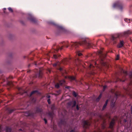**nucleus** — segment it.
Here are the masks:
<instances>
[{
    "label": "nucleus",
    "instance_id": "nucleus-5",
    "mask_svg": "<svg viewBox=\"0 0 132 132\" xmlns=\"http://www.w3.org/2000/svg\"><path fill=\"white\" fill-rule=\"evenodd\" d=\"M114 7H117L119 9L121 10L123 8L122 5L119 2H117L114 3L113 5Z\"/></svg>",
    "mask_w": 132,
    "mask_h": 132
},
{
    "label": "nucleus",
    "instance_id": "nucleus-32",
    "mask_svg": "<svg viewBox=\"0 0 132 132\" xmlns=\"http://www.w3.org/2000/svg\"><path fill=\"white\" fill-rule=\"evenodd\" d=\"M106 88V86H104L103 87V91H104L105 90V89Z\"/></svg>",
    "mask_w": 132,
    "mask_h": 132
},
{
    "label": "nucleus",
    "instance_id": "nucleus-45",
    "mask_svg": "<svg viewBox=\"0 0 132 132\" xmlns=\"http://www.w3.org/2000/svg\"><path fill=\"white\" fill-rule=\"evenodd\" d=\"M116 43V42H115L114 41V44H115V43Z\"/></svg>",
    "mask_w": 132,
    "mask_h": 132
},
{
    "label": "nucleus",
    "instance_id": "nucleus-46",
    "mask_svg": "<svg viewBox=\"0 0 132 132\" xmlns=\"http://www.w3.org/2000/svg\"><path fill=\"white\" fill-rule=\"evenodd\" d=\"M101 60L102 61H103V60L102 59H101Z\"/></svg>",
    "mask_w": 132,
    "mask_h": 132
},
{
    "label": "nucleus",
    "instance_id": "nucleus-33",
    "mask_svg": "<svg viewBox=\"0 0 132 132\" xmlns=\"http://www.w3.org/2000/svg\"><path fill=\"white\" fill-rule=\"evenodd\" d=\"M18 89L19 91L21 90H22V88L21 87H19L18 88Z\"/></svg>",
    "mask_w": 132,
    "mask_h": 132
},
{
    "label": "nucleus",
    "instance_id": "nucleus-17",
    "mask_svg": "<svg viewBox=\"0 0 132 132\" xmlns=\"http://www.w3.org/2000/svg\"><path fill=\"white\" fill-rule=\"evenodd\" d=\"M61 62H58L55 63H54L53 64V66L54 67H55L56 66H59L60 64H61Z\"/></svg>",
    "mask_w": 132,
    "mask_h": 132
},
{
    "label": "nucleus",
    "instance_id": "nucleus-21",
    "mask_svg": "<svg viewBox=\"0 0 132 132\" xmlns=\"http://www.w3.org/2000/svg\"><path fill=\"white\" fill-rule=\"evenodd\" d=\"M37 92H38V91L37 90H35V91H33L30 94V96H31L33 94L36 93H37Z\"/></svg>",
    "mask_w": 132,
    "mask_h": 132
},
{
    "label": "nucleus",
    "instance_id": "nucleus-16",
    "mask_svg": "<svg viewBox=\"0 0 132 132\" xmlns=\"http://www.w3.org/2000/svg\"><path fill=\"white\" fill-rule=\"evenodd\" d=\"M6 132H11V129L8 127H6Z\"/></svg>",
    "mask_w": 132,
    "mask_h": 132
},
{
    "label": "nucleus",
    "instance_id": "nucleus-41",
    "mask_svg": "<svg viewBox=\"0 0 132 132\" xmlns=\"http://www.w3.org/2000/svg\"><path fill=\"white\" fill-rule=\"evenodd\" d=\"M69 87H70L69 86H67L65 87V88H69Z\"/></svg>",
    "mask_w": 132,
    "mask_h": 132
},
{
    "label": "nucleus",
    "instance_id": "nucleus-15",
    "mask_svg": "<svg viewBox=\"0 0 132 132\" xmlns=\"http://www.w3.org/2000/svg\"><path fill=\"white\" fill-rule=\"evenodd\" d=\"M108 100H106V101L105 102V104L103 106L102 108V110H104V109L105 108L106 106H107V103L108 102Z\"/></svg>",
    "mask_w": 132,
    "mask_h": 132
},
{
    "label": "nucleus",
    "instance_id": "nucleus-25",
    "mask_svg": "<svg viewBox=\"0 0 132 132\" xmlns=\"http://www.w3.org/2000/svg\"><path fill=\"white\" fill-rule=\"evenodd\" d=\"M125 21L126 22H127L128 23H129L130 22V19H125Z\"/></svg>",
    "mask_w": 132,
    "mask_h": 132
},
{
    "label": "nucleus",
    "instance_id": "nucleus-43",
    "mask_svg": "<svg viewBox=\"0 0 132 132\" xmlns=\"http://www.w3.org/2000/svg\"><path fill=\"white\" fill-rule=\"evenodd\" d=\"M70 132H75L74 130H72L70 131Z\"/></svg>",
    "mask_w": 132,
    "mask_h": 132
},
{
    "label": "nucleus",
    "instance_id": "nucleus-22",
    "mask_svg": "<svg viewBox=\"0 0 132 132\" xmlns=\"http://www.w3.org/2000/svg\"><path fill=\"white\" fill-rule=\"evenodd\" d=\"M76 54L79 56H80L82 55V54L80 52H77L76 53Z\"/></svg>",
    "mask_w": 132,
    "mask_h": 132
},
{
    "label": "nucleus",
    "instance_id": "nucleus-42",
    "mask_svg": "<svg viewBox=\"0 0 132 132\" xmlns=\"http://www.w3.org/2000/svg\"><path fill=\"white\" fill-rule=\"evenodd\" d=\"M130 78H132V76H130ZM131 84H132V82L131 81Z\"/></svg>",
    "mask_w": 132,
    "mask_h": 132
},
{
    "label": "nucleus",
    "instance_id": "nucleus-27",
    "mask_svg": "<svg viewBox=\"0 0 132 132\" xmlns=\"http://www.w3.org/2000/svg\"><path fill=\"white\" fill-rule=\"evenodd\" d=\"M96 63H97L96 62H94V64H95V66L96 67H97V68H98L99 67H98V65Z\"/></svg>",
    "mask_w": 132,
    "mask_h": 132
},
{
    "label": "nucleus",
    "instance_id": "nucleus-24",
    "mask_svg": "<svg viewBox=\"0 0 132 132\" xmlns=\"http://www.w3.org/2000/svg\"><path fill=\"white\" fill-rule=\"evenodd\" d=\"M73 95L74 96L76 97L77 96V93L74 91H73L72 93Z\"/></svg>",
    "mask_w": 132,
    "mask_h": 132
},
{
    "label": "nucleus",
    "instance_id": "nucleus-19",
    "mask_svg": "<svg viewBox=\"0 0 132 132\" xmlns=\"http://www.w3.org/2000/svg\"><path fill=\"white\" fill-rule=\"evenodd\" d=\"M60 55H57L55 54H54L53 56V57L55 59H57L58 57L60 56Z\"/></svg>",
    "mask_w": 132,
    "mask_h": 132
},
{
    "label": "nucleus",
    "instance_id": "nucleus-2",
    "mask_svg": "<svg viewBox=\"0 0 132 132\" xmlns=\"http://www.w3.org/2000/svg\"><path fill=\"white\" fill-rule=\"evenodd\" d=\"M85 64L86 66L88 67L87 69L89 74L94 75L95 73V72H94L95 70V68L92 62H88L85 63Z\"/></svg>",
    "mask_w": 132,
    "mask_h": 132
},
{
    "label": "nucleus",
    "instance_id": "nucleus-1",
    "mask_svg": "<svg viewBox=\"0 0 132 132\" xmlns=\"http://www.w3.org/2000/svg\"><path fill=\"white\" fill-rule=\"evenodd\" d=\"M85 45L87 46L88 48L93 47L94 45L93 43H87L85 39H82L79 43L77 42H71L70 44L71 47V49H73V48H75L80 45Z\"/></svg>",
    "mask_w": 132,
    "mask_h": 132
},
{
    "label": "nucleus",
    "instance_id": "nucleus-4",
    "mask_svg": "<svg viewBox=\"0 0 132 132\" xmlns=\"http://www.w3.org/2000/svg\"><path fill=\"white\" fill-rule=\"evenodd\" d=\"M83 127L86 128H88L91 123V120L85 121H83Z\"/></svg>",
    "mask_w": 132,
    "mask_h": 132
},
{
    "label": "nucleus",
    "instance_id": "nucleus-28",
    "mask_svg": "<svg viewBox=\"0 0 132 132\" xmlns=\"http://www.w3.org/2000/svg\"><path fill=\"white\" fill-rule=\"evenodd\" d=\"M45 96L46 97L48 98H49L50 97V96L49 94L46 95Z\"/></svg>",
    "mask_w": 132,
    "mask_h": 132
},
{
    "label": "nucleus",
    "instance_id": "nucleus-11",
    "mask_svg": "<svg viewBox=\"0 0 132 132\" xmlns=\"http://www.w3.org/2000/svg\"><path fill=\"white\" fill-rule=\"evenodd\" d=\"M68 78L71 80H75L76 81L75 78L74 77L72 76H68Z\"/></svg>",
    "mask_w": 132,
    "mask_h": 132
},
{
    "label": "nucleus",
    "instance_id": "nucleus-9",
    "mask_svg": "<svg viewBox=\"0 0 132 132\" xmlns=\"http://www.w3.org/2000/svg\"><path fill=\"white\" fill-rule=\"evenodd\" d=\"M124 44V42L123 41H121L120 43L117 45V47L118 48H120L122 47L123 46Z\"/></svg>",
    "mask_w": 132,
    "mask_h": 132
},
{
    "label": "nucleus",
    "instance_id": "nucleus-47",
    "mask_svg": "<svg viewBox=\"0 0 132 132\" xmlns=\"http://www.w3.org/2000/svg\"><path fill=\"white\" fill-rule=\"evenodd\" d=\"M77 60H78V59H77Z\"/></svg>",
    "mask_w": 132,
    "mask_h": 132
},
{
    "label": "nucleus",
    "instance_id": "nucleus-20",
    "mask_svg": "<svg viewBox=\"0 0 132 132\" xmlns=\"http://www.w3.org/2000/svg\"><path fill=\"white\" fill-rule=\"evenodd\" d=\"M102 95L101 94H100L99 95L98 97L96 99V101H98L101 98V96H102Z\"/></svg>",
    "mask_w": 132,
    "mask_h": 132
},
{
    "label": "nucleus",
    "instance_id": "nucleus-13",
    "mask_svg": "<svg viewBox=\"0 0 132 132\" xmlns=\"http://www.w3.org/2000/svg\"><path fill=\"white\" fill-rule=\"evenodd\" d=\"M108 100H106V101L105 102V104L103 106L102 108V110H104V109L105 108L106 106H107V103L108 102Z\"/></svg>",
    "mask_w": 132,
    "mask_h": 132
},
{
    "label": "nucleus",
    "instance_id": "nucleus-29",
    "mask_svg": "<svg viewBox=\"0 0 132 132\" xmlns=\"http://www.w3.org/2000/svg\"><path fill=\"white\" fill-rule=\"evenodd\" d=\"M10 12H13V10L10 7H9L8 8Z\"/></svg>",
    "mask_w": 132,
    "mask_h": 132
},
{
    "label": "nucleus",
    "instance_id": "nucleus-7",
    "mask_svg": "<svg viewBox=\"0 0 132 132\" xmlns=\"http://www.w3.org/2000/svg\"><path fill=\"white\" fill-rule=\"evenodd\" d=\"M115 120V119L113 118L109 126V128H110L112 129L113 128Z\"/></svg>",
    "mask_w": 132,
    "mask_h": 132
},
{
    "label": "nucleus",
    "instance_id": "nucleus-36",
    "mask_svg": "<svg viewBox=\"0 0 132 132\" xmlns=\"http://www.w3.org/2000/svg\"><path fill=\"white\" fill-rule=\"evenodd\" d=\"M119 56L118 55V56H117L116 57V60H118L119 59Z\"/></svg>",
    "mask_w": 132,
    "mask_h": 132
},
{
    "label": "nucleus",
    "instance_id": "nucleus-48",
    "mask_svg": "<svg viewBox=\"0 0 132 132\" xmlns=\"http://www.w3.org/2000/svg\"><path fill=\"white\" fill-rule=\"evenodd\" d=\"M60 70H61V68L60 69Z\"/></svg>",
    "mask_w": 132,
    "mask_h": 132
},
{
    "label": "nucleus",
    "instance_id": "nucleus-38",
    "mask_svg": "<svg viewBox=\"0 0 132 132\" xmlns=\"http://www.w3.org/2000/svg\"><path fill=\"white\" fill-rule=\"evenodd\" d=\"M99 53L101 55H102V52L101 51H100L99 52Z\"/></svg>",
    "mask_w": 132,
    "mask_h": 132
},
{
    "label": "nucleus",
    "instance_id": "nucleus-10",
    "mask_svg": "<svg viewBox=\"0 0 132 132\" xmlns=\"http://www.w3.org/2000/svg\"><path fill=\"white\" fill-rule=\"evenodd\" d=\"M69 61V59H64L62 60L61 62L62 63H63L64 64H66Z\"/></svg>",
    "mask_w": 132,
    "mask_h": 132
},
{
    "label": "nucleus",
    "instance_id": "nucleus-40",
    "mask_svg": "<svg viewBox=\"0 0 132 132\" xmlns=\"http://www.w3.org/2000/svg\"><path fill=\"white\" fill-rule=\"evenodd\" d=\"M76 108H77V110H78L79 109V107H78V105H77V107H76Z\"/></svg>",
    "mask_w": 132,
    "mask_h": 132
},
{
    "label": "nucleus",
    "instance_id": "nucleus-6",
    "mask_svg": "<svg viewBox=\"0 0 132 132\" xmlns=\"http://www.w3.org/2000/svg\"><path fill=\"white\" fill-rule=\"evenodd\" d=\"M65 83V81L64 80H61L59 83H57L55 85V87L56 88H59L60 86H62Z\"/></svg>",
    "mask_w": 132,
    "mask_h": 132
},
{
    "label": "nucleus",
    "instance_id": "nucleus-34",
    "mask_svg": "<svg viewBox=\"0 0 132 132\" xmlns=\"http://www.w3.org/2000/svg\"><path fill=\"white\" fill-rule=\"evenodd\" d=\"M54 107H55V105H52V107H51V109L52 110H53V108H54Z\"/></svg>",
    "mask_w": 132,
    "mask_h": 132
},
{
    "label": "nucleus",
    "instance_id": "nucleus-37",
    "mask_svg": "<svg viewBox=\"0 0 132 132\" xmlns=\"http://www.w3.org/2000/svg\"><path fill=\"white\" fill-rule=\"evenodd\" d=\"M44 120L45 121V123L46 124L47 123V120L45 119H44Z\"/></svg>",
    "mask_w": 132,
    "mask_h": 132
},
{
    "label": "nucleus",
    "instance_id": "nucleus-18",
    "mask_svg": "<svg viewBox=\"0 0 132 132\" xmlns=\"http://www.w3.org/2000/svg\"><path fill=\"white\" fill-rule=\"evenodd\" d=\"M130 31L129 30H128L125 32L123 33L125 35H126L130 34Z\"/></svg>",
    "mask_w": 132,
    "mask_h": 132
},
{
    "label": "nucleus",
    "instance_id": "nucleus-35",
    "mask_svg": "<svg viewBox=\"0 0 132 132\" xmlns=\"http://www.w3.org/2000/svg\"><path fill=\"white\" fill-rule=\"evenodd\" d=\"M13 111V110H10L9 111V113H11Z\"/></svg>",
    "mask_w": 132,
    "mask_h": 132
},
{
    "label": "nucleus",
    "instance_id": "nucleus-39",
    "mask_svg": "<svg viewBox=\"0 0 132 132\" xmlns=\"http://www.w3.org/2000/svg\"><path fill=\"white\" fill-rule=\"evenodd\" d=\"M131 111V113L132 114V105L131 106V109H130Z\"/></svg>",
    "mask_w": 132,
    "mask_h": 132
},
{
    "label": "nucleus",
    "instance_id": "nucleus-31",
    "mask_svg": "<svg viewBox=\"0 0 132 132\" xmlns=\"http://www.w3.org/2000/svg\"><path fill=\"white\" fill-rule=\"evenodd\" d=\"M47 102L49 104H50L51 103V101L50 99H48L47 100Z\"/></svg>",
    "mask_w": 132,
    "mask_h": 132
},
{
    "label": "nucleus",
    "instance_id": "nucleus-44",
    "mask_svg": "<svg viewBox=\"0 0 132 132\" xmlns=\"http://www.w3.org/2000/svg\"><path fill=\"white\" fill-rule=\"evenodd\" d=\"M124 121H125V122H126V119H125V120H124Z\"/></svg>",
    "mask_w": 132,
    "mask_h": 132
},
{
    "label": "nucleus",
    "instance_id": "nucleus-26",
    "mask_svg": "<svg viewBox=\"0 0 132 132\" xmlns=\"http://www.w3.org/2000/svg\"><path fill=\"white\" fill-rule=\"evenodd\" d=\"M123 73L125 75V76H126L127 75V72L126 71H123Z\"/></svg>",
    "mask_w": 132,
    "mask_h": 132
},
{
    "label": "nucleus",
    "instance_id": "nucleus-30",
    "mask_svg": "<svg viewBox=\"0 0 132 132\" xmlns=\"http://www.w3.org/2000/svg\"><path fill=\"white\" fill-rule=\"evenodd\" d=\"M73 107H74L76 105V102L75 101H74L73 102Z\"/></svg>",
    "mask_w": 132,
    "mask_h": 132
},
{
    "label": "nucleus",
    "instance_id": "nucleus-8",
    "mask_svg": "<svg viewBox=\"0 0 132 132\" xmlns=\"http://www.w3.org/2000/svg\"><path fill=\"white\" fill-rule=\"evenodd\" d=\"M119 37V35L118 34L113 36L112 37V39L113 40H114L116 39Z\"/></svg>",
    "mask_w": 132,
    "mask_h": 132
},
{
    "label": "nucleus",
    "instance_id": "nucleus-12",
    "mask_svg": "<svg viewBox=\"0 0 132 132\" xmlns=\"http://www.w3.org/2000/svg\"><path fill=\"white\" fill-rule=\"evenodd\" d=\"M42 72L40 70H39V72L38 75L37 74H36V77H37L38 76L39 77L41 78L42 77Z\"/></svg>",
    "mask_w": 132,
    "mask_h": 132
},
{
    "label": "nucleus",
    "instance_id": "nucleus-14",
    "mask_svg": "<svg viewBox=\"0 0 132 132\" xmlns=\"http://www.w3.org/2000/svg\"><path fill=\"white\" fill-rule=\"evenodd\" d=\"M108 100H106V101L105 102V104L103 106L102 108V110H104V109L105 108L106 106H107V103L108 102Z\"/></svg>",
    "mask_w": 132,
    "mask_h": 132
},
{
    "label": "nucleus",
    "instance_id": "nucleus-23",
    "mask_svg": "<svg viewBox=\"0 0 132 132\" xmlns=\"http://www.w3.org/2000/svg\"><path fill=\"white\" fill-rule=\"evenodd\" d=\"M125 78V77H123V78L122 79H119V80L121 81L124 82L125 81V78Z\"/></svg>",
    "mask_w": 132,
    "mask_h": 132
},
{
    "label": "nucleus",
    "instance_id": "nucleus-3",
    "mask_svg": "<svg viewBox=\"0 0 132 132\" xmlns=\"http://www.w3.org/2000/svg\"><path fill=\"white\" fill-rule=\"evenodd\" d=\"M62 44H63V46L61 47H60L59 46H57V49L56 50V51H57L60 49L61 50L62 49L64 46L66 47H68L69 46V43L68 42H63Z\"/></svg>",
    "mask_w": 132,
    "mask_h": 132
}]
</instances>
